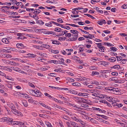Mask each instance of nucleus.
<instances>
[{
  "label": "nucleus",
  "instance_id": "f257e3e1",
  "mask_svg": "<svg viewBox=\"0 0 127 127\" xmlns=\"http://www.w3.org/2000/svg\"><path fill=\"white\" fill-rule=\"evenodd\" d=\"M108 91L109 93L115 94H118L120 91L117 88H114L113 87H108L105 88Z\"/></svg>",
  "mask_w": 127,
  "mask_h": 127
},
{
  "label": "nucleus",
  "instance_id": "f03ea898",
  "mask_svg": "<svg viewBox=\"0 0 127 127\" xmlns=\"http://www.w3.org/2000/svg\"><path fill=\"white\" fill-rule=\"evenodd\" d=\"M30 92L34 96H36L40 97L42 96V95L41 92L38 90L35 91V90H30Z\"/></svg>",
  "mask_w": 127,
  "mask_h": 127
},
{
  "label": "nucleus",
  "instance_id": "7ed1b4c3",
  "mask_svg": "<svg viewBox=\"0 0 127 127\" xmlns=\"http://www.w3.org/2000/svg\"><path fill=\"white\" fill-rule=\"evenodd\" d=\"M11 112L14 114L19 116H23L22 113L19 111L15 109V108L11 110Z\"/></svg>",
  "mask_w": 127,
  "mask_h": 127
},
{
  "label": "nucleus",
  "instance_id": "20e7f679",
  "mask_svg": "<svg viewBox=\"0 0 127 127\" xmlns=\"http://www.w3.org/2000/svg\"><path fill=\"white\" fill-rule=\"evenodd\" d=\"M0 56L5 58H11L12 57V56L10 55L7 54H0Z\"/></svg>",
  "mask_w": 127,
  "mask_h": 127
},
{
  "label": "nucleus",
  "instance_id": "39448f33",
  "mask_svg": "<svg viewBox=\"0 0 127 127\" xmlns=\"http://www.w3.org/2000/svg\"><path fill=\"white\" fill-rule=\"evenodd\" d=\"M10 7L7 6H2L1 8L0 9V11L5 12V10L8 9V8H10Z\"/></svg>",
  "mask_w": 127,
  "mask_h": 127
},
{
  "label": "nucleus",
  "instance_id": "423d86ee",
  "mask_svg": "<svg viewBox=\"0 0 127 127\" xmlns=\"http://www.w3.org/2000/svg\"><path fill=\"white\" fill-rule=\"evenodd\" d=\"M106 21L104 20H101L100 21H98L97 23L98 24L102 25L103 24H106Z\"/></svg>",
  "mask_w": 127,
  "mask_h": 127
},
{
  "label": "nucleus",
  "instance_id": "0eeeda50",
  "mask_svg": "<svg viewBox=\"0 0 127 127\" xmlns=\"http://www.w3.org/2000/svg\"><path fill=\"white\" fill-rule=\"evenodd\" d=\"M39 9H35L34 10V12H33V13L34 14H38L39 13L41 12V11Z\"/></svg>",
  "mask_w": 127,
  "mask_h": 127
},
{
  "label": "nucleus",
  "instance_id": "6e6552de",
  "mask_svg": "<svg viewBox=\"0 0 127 127\" xmlns=\"http://www.w3.org/2000/svg\"><path fill=\"white\" fill-rule=\"evenodd\" d=\"M8 106L10 107L11 109V110H13L15 108L14 105L12 103H9L7 104Z\"/></svg>",
  "mask_w": 127,
  "mask_h": 127
},
{
  "label": "nucleus",
  "instance_id": "1a4fd4ad",
  "mask_svg": "<svg viewBox=\"0 0 127 127\" xmlns=\"http://www.w3.org/2000/svg\"><path fill=\"white\" fill-rule=\"evenodd\" d=\"M29 15L31 17L33 18L35 20H38L39 19L38 16H37L36 14H34V15H32V16L31 14L29 13Z\"/></svg>",
  "mask_w": 127,
  "mask_h": 127
},
{
  "label": "nucleus",
  "instance_id": "9d476101",
  "mask_svg": "<svg viewBox=\"0 0 127 127\" xmlns=\"http://www.w3.org/2000/svg\"><path fill=\"white\" fill-rule=\"evenodd\" d=\"M37 54L38 55H39L40 56H42L44 57H46V54L42 52H37Z\"/></svg>",
  "mask_w": 127,
  "mask_h": 127
},
{
  "label": "nucleus",
  "instance_id": "9b49d317",
  "mask_svg": "<svg viewBox=\"0 0 127 127\" xmlns=\"http://www.w3.org/2000/svg\"><path fill=\"white\" fill-rule=\"evenodd\" d=\"M22 104L25 107H27L28 106V104L26 101L23 100L22 101Z\"/></svg>",
  "mask_w": 127,
  "mask_h": 127
},
{
  "label": "nucleus",
  "instance_id": "f8f14e48",
  "mask_svg": "<svg viewBox=\"0 0 127 127\" xmlns=\"http://www.w3.org/2000/svg\"><path fill=\"white\" fill-rule=\"evenodd\" d=\"M120 66L118 65H116L113 66L110 68H114L116 69H118L120 68Z\"/></svg>",
  "mask_w": 127,
  "mask_h": 127
},
{
  "label": "nucleus",
  "instance_id": "ddd939ff",
  "mask_svg": "<svg viewBox=\"0 0 127 127\" xmlns=\"http://www.w3.org/2000/svg\"><path fill=\"white\" fill-rule=\"evenodd\" d=\"M2 41L3 43L6 44H8L9 42L6 38H3L2 39Z\"/></svg>",
  "mask_w": 127,
  "mask_h": 127
},
{
  "label": "nucleus",
  "instance_id": "4468645a",
  "mask_svg": "<svg viewBox=\"0 0 127 127\" xmlns=\"http://www.w3.org/2000/svg\"><path fill=\"white\" fill-rule=\"evenodd\" d=\"M11 68L13 69L14 71H18L19 72L21 71L20 68L18 67H11Z\"/></svg>",
  "mask_w": 127,
  "mask_h": 127
},
{
  "label": "nucleus",
  "instance_id": "2eb2a0df",
  "mask_svg": "<svg viewBox=\"0 0 127 127\" xmlns=\"http://www.w3.org/2000/svg\"><path fill=\"white\" fill-rule=\"evenodd\" d=\"M16 46L18 48H22L24 47V45L22 43H17Z\"/></svg>",
  "mask_w": 127,
  "mask_h": 127
},
{
  "label": "nucleus",
  "instance_id": "dca6fc26",
  "mask_svg": "<svg viewBox=\"0 0 127 127\" xmlns=\"http://www.w3.org/2000/svg\"><path fill=\"white\" fill-rule=\"evenodd\" d=\"M71 125L73 127H78V126L77 125L78 124H77L75 123L74 122H70Z\"/></svg>",
  "mask_w": 127,
  "mask_h": 127
},
{
  "label": "nucleus",
  "instance_id": "f3484780",
  "mask_svg": "<svg viewBox=\"0 0 127 127\" xmlns=\"http://www.w3.org/2000/svg\"><path fill=\"white\" fill-rule=\"evenodd\" d=\"M108 60L109 61L112 62H114L116 60V59L114 57H112L109 58Z\"/></svg>",
  "mask_w": 127,
  "mask_h": 127
},
{
  "label": "nucleus",
  "instance_id": "a211bd4d",
  "mask_svg": "<svg viewBox=\"0 0 127 127\" xmlns=\"http://www.w3.org/2000/svg\"><path fill=\"white\" fill-rule=\"evenodd\" d=\"M5 122L7 123L11 122L13 120V119L9 118L6 117Z\"/></svg>",
  "mask_w": 127,
  "mask_h": 127
},
{
  "label": "nucleus",
  "instance_id": "6ab92c4d",
  "mask_svg": "<svg viewBox=\"0 0 127 127\" xmlns=\"http://www.w3.org/2000/svg\"><path fill=\"white\" fill-rule=\"evenodd\" d=\"M41 47L46 49H48L50 47V46L47 44H44L42 45Z\"/></svg>",
  "mask_w": 127,
  "mask_h": 127
},
{
  "label": "nucleus",
  "instance_id": "aec40b11",
  "mask_svg": "<svg viewBox=\"0 0 127 127\" xmlns=\"http://www.w3.org/2000/svg\"><path fill=\"white\" fill-rule=\"evenodd\" d=\"M52 23H53L52 21L48 23H45V26L48 27H51L52 26Z\"/></svg>",
  "mask_w": 127,
  "mask_h": 127
},
{
  "label": "nucleus",
  "instance_id": "412c9836",
  "mask_svg": "<svg viewBox=\"0 0 127 127\" xmlns=\"http://www.w3.org/2000/svg\"><path fill=\"white\" fill-rule=\"evenodd\" d=\"M17 35L19 36V37H18L17 38V39H22V34L21 33H17ZM23 37V39L24 38H25V37Z\"/></svg>",
  "mask_w": 127,
  "mask_h": 127
},
{
  "label": "nucleus",
  "instance_id": "4be33fe9",
  "mask_svg": "<svg viewBox=\"0 0 127 127\" xmlns=\"http://www.w3.org/2000/svg\"><path fill=\"white\" fill-rule=\"evenodd\" d=\"M101 63L102 65H103L104 66L109 64V62L105 61H102L101 62Z\"/></svg>",
  "mask_w": 127,
  "mask_h": 127
},
{
  "label": "nucleus",
  "instance_id": "5701e85b",
  "mask_svg": "<svg viewBox=\"0 0 127 127\" xmlns=\"http://www.w3.org/2000/svg\"><path fill=\"white\" fill-rule=\"evenodd\" d=\"M10 64L14 65H18V64L14 62L10 61L9 63Z\"/></svg>",
  "mask_w": 127,
  "mask_h": 127
},
{
  "label": "nucleus",
  "instance_id": "b1692460",
  "mask_svg": "<svg viewBox=\"0 0 127 127\" xmlns=\"http://www.w3.org/2000/svg\"><path fill=\"white\" fill-rule=\"evenodd\" d=\"M72 84L73 86H81L80 84L78 82L73 83Z\"/></svg>",
  "mask_w": 127,
  "mask_h": 127
},
{
  "label": "nucleus",
  "instance_id": "393cba45",
  "mask_svg": "<svg viewBox=\"0 0 127 127\" xmlns=\"http://www.w3.org/2000/svg\"><path fill=\"white\" fill-rule=\"evenodd\" d=\"M59 59H60L61 61L58 60L59 62V64H64V59L61 57Z\"/></svg>",
  "mask_w": 127,
  "mask_h": 127
},
{
  "label": "nucleus",
  "instance_id": "a878e982",
  "mask_svg": "<svg viewBox=\"0 0 127 127\" xmlns=\"http://www.w3.org/2000/svg\"><path fill=\"white\" fill-rule=\"evenodd\" d=\"M55 31L57 32H61L62 30L60 28H55Z\"/></svg>",
  "mask_w": 127,
  "mask_h": 127
},
{
  "label": "nucleus",
  "instance_id": "bb28decb",
  "mask_svg": "<svg viewBox=\"0 0 127 127\" xmlns=\"http://www.w3.org/2000/svg\"><path fill=\"white\" fill-rule=\"evenodd\" d=\"M73 34H72V36L74 37H77L78 36V32L77 31V32H73Z\"/></svg>",
  "mask_w": 127,
  "mask_h": 127
},
{
  "label": "nucleus",
  "instance_id": "cd10ccee",
  "mask_svg": "<svg viewBox=\"0 0 127 127\" xmlns=\"http://www.w3.org/2000/svg\"><path fill=\"white\" fill-rule=\"evenodd\" d=\"M52 43L56 45H59L61 44L59 42L56 41H54L52 42Z\"/></svg>",
  "mask_w": 127,
  "mask_h": 127
},
{
  "label": "nucleus",
  "instance_id": "c85d7f7f",
  "mask_svg": "<svg viewBox=\"0 0 127 127\" xmlns=\"http://www.w3.org/2000/svg\"><path fill=\"white\" fill-rule=\"evenodd\" d=\"M38 24H40L41 25H43L44 24V23L41 20L37 21V23Z\"/></svg>",
  "mask_w": 127,
  "mask_h": 127
},
{
  "label": "nucleus",
  "instance_id": "c756f323",
  "mask_svg": "<svg viewBox=\"0 0 127 127\" xmlns=\"http://www.w3.org/2000/svg\"><path fill=\"white\" fill-rule=\"evenodd\" d=\"M99 72L96 71H92V75L94 76L95 75H99Z\"/></svg>",
  "mask_w": 127,
  "mask_h": 127
},
{
  "label": "nucleus",
  "instance_id": "7c9ffc66",
  "mask_svg": "<svg viewBox=\"0 0 127 127\" xmlns=\"http://www.w3.org/2000/svg\"><path fill=\"white\" fill-rule=\"evenodd\" d=\"M28 55H29V57L32 58H34L36 56V55L30 53Z\"/></svg>",
  "mask_w": 127,
  "mask_h": 127
},
{
  "label": "nucleus",
  "instance_id": "2f4dec72",
  "mask_svg": "<svg viewBox=\"0 0 127 127\" xmlns=\"http://www.w3.org/2000/svg\"><path fill=\"white\" fill-rule=\"evenodd\" d=\"M56 107L57 108H58L59 109L61 110H64V111H66L65 110V109L64 108H63L62 107L59 106H56Z\"/></svg>",
  "mask_w": 127,
  "mask_h": 127
},
{
  "label": "nucleus",
  "instance_id": "473e14b6",
  "mask_svg": "<svg viewBox=\"0 0 127 127\" xmlns=\"http://www.w3.org/2000/svg\"><path fill=\"white\" fill-rule=\"evenodd\" d=\"M101 48H99L100 49L99 51L102 52H104L105 49V48L103 46H101Z\"/></svg>",
  "mask_w": 127,
  "mask_h": 127
},
{
  "label": "nucleus",
  "instance_id": "72a5a7b5",
  "mask_svg": "<svg viewBox=\"0 0 127 127\" xmlns=\"http://www.w3.org/2000/svg\"><path fill=\"white\" fill-rule=\"evenodd\" d=\"M51 52L55 54L58 53L59 52L58 50H51Z\"/></svg>",
  "mask_w": 127,
  "mask_h": 127
},
{
  "label": "nucleus",
  "instance_id": "f704fd0d",
  "mask_svg": "<svg viewBox=\"0 0 127 127\" xmlns=\"http://www.w3.org/2000/svg\"><path fill=\"white\" fill-rule=\"evenodd\" d=\"M116 57L117 58L118 61H121L122 59V57L121 56H116Z\"/></svg>",
  "mask_w": 127,
  "mask_h": 127
},
{
  "label": "nucleus",
  "instance_id": "c9c22d12",
  "mask_svg": "<svg viewBox=\"0 0 127 127\" xmlns=\"http://www.w3.org/2000/svg\"><path fill=\"white\" fill-rule=\"evenodd\" d=\"M106 99L110 102H112L113 98L112 97L108 96L106 97Z\"/></svg>",
  "mask_w": 127,
  "mask_h": 127
},
{
  "label": "nucleus",
  "instance_id": "e433bc0d",
  "mask_svg": "<svg viewBox=\"0 0 127 127\" xmlns=\"http://www.w3.org/2000/svg\"><path fill=\"white\" fill-rule=\"evenodd\" d=\"M118 101V100L117 99L115 98H113L111 102H112V103H115L117 102Z\"/></svg>",
  "mask_w": 127,
  "mask_h": 127
},
{
  "label": "nucleus",
  "instance_id": "4c0bfd02",
  "mask_svg": "<svg viewBox=\"0 0 127 127\" xmlns=\"http://www.w3.org/2000/svg\"><path fill=\"white\" fill-rule=\"evenodd\" d=\"M11 2L12 3V4L13 5L15 4L17 1L16 0H10Z\"/></svg>",
  "mask_w": 127,
  "mask_h": 127
},
{
  "label": "nucleus",
  "instance_id": "58836bf2",
  "mask_svg": "<svg viewBox=\"0 0 127 127\" xmlns=\"http://www.w3.org/2000/svg\"><path fill=\"white\" fill-rule=\"evenodd\" d=\"M104 44L105 45H106L109 46H113V45L108 42H105L104 43Z\"/></svg>",
  "mask_w": 127,
  "mask_h": 127
},
{
  "label": "nucleus",
  "instance_id": "ea45409f",
  "mask_svg": "<svg viewBox=\"0 0 127 127\" xmlns=\"http://www.w3.org/2000/svg\"><path fill=\"white\" fill-rule=\"evenodd\" d=\"M44 95L45 96H47V97H49V98H50V99L52 98V97L49 94H48L47 93H44Z\"/></svg>",
  "mask_w": 127,
  "mask_h": 127
},
{
  "label": "nucleus",
  "instance_id": "a19ab883",
  "mask_svg": "<svg viewBox=\"0 0 127 127\" xmlns=\"http://www.w3.org/2000/svg\"><path fill=\"white\" fill-rule=\"evenodd\" d=\"M70 41H75L77 39V37H71V38H69Z\"/></svg>",
  "mask_w": 127,
  "mask_h": 127
},
{
  "label": "nucleus",
  "instance_id": "79ce46f5",
  "mask_svg": "<svg viewBox=\"0 0 127 127\" xmlns=\"http://www.w3.org/2000/svg\"><path fill=\"white\" fill-rule=\"evenodd\" d=\"M95 44L97 45V47H98L99 48H101V46L102 45V44H101V43H95Z\"/></svg>",
  "mask_w": 127,
  "mask_h": 127
},
{
  "label": "nucleus",
  "instance_id": "37998d69",
  "mask_svg": "<svg viewBox=\"0 0 127 127\" xmlns=\"http://www.w3.org/2000/svg\"><path fill=\"white\" fill-rule=\"evenodd\" d=\"M46 125L48 127H52V126L51 125V123L49 122H48L46 123Z\"/></svg>",
  "mask_w": 127,
  "mask_h": 127
},
{
  "label": "nucleus",
  "instance_id": "c03bdc74",
  "mask_svg": "<svg viewBox=\"0 0 127 127\" xmlns=\"http://www.w3.org/2000/svg\"><path fill=\"white\" fill-rule=\"evenodd\" d=\"M6 117H4L1 118L0 119V121L4 122H5L6 121Z\"/></svg>",
  "mask_w": 127,
  "mask_h": 127
},
{
  "label": "nucleus",
  "instance_id": "a18cd8bd",
  "mask_svg": "<svg viewBox=\"0 0 127 127\" xmlns=\"http://www.w3.org/2000/svg\"><path fill=\"white\" fill-rule=\"evenodd\" d=\"M84 14L85 15H86L88 16L89 17H91L93 19H95L94 18V17L93 16H92V15H90L89 14Z\"/></svg>",
  "mask_w": 127,
  "mask_h": 127
},
{
  "label": "nucleus",
  "instance_id": "49530a36",
  "mask_svg": "<svg viewBox=\"0 0 127 127\" xmlns=\"http://www.w3.org/2000/svg\"><path fill=\"white\" fill-rule=\"evenodd\" d=\"M57 21L58 22L60 23H62L63 22V21H62V19L61 18L58 19Z\"/></svg>",
  "mask_w": 127,
  "mask_h": 127
},
{
  "label": "nucleus",
  "instance_id": "de8ad7c7",
  "mask_svg": "<svg viewBox=\"0 0 127 127\" xmlns=\"http://www.w3.org/2000/svg\"><path fill=\"white\" fill-rule=\"evenodd\" d=\"M111 74L112 75L115 76H117L118 75V73L116 72H112Z\"/></svg>",
  "mask_w": 127,
  "mask_h": 127
},
{
  "label": "nucleus",
  "instance_id": "09e8293b",
  "mask_svg": "<svg viewBox=\"0 0 127 127\" xmlns=\"http://www.w3.org/2000/svg\"><path fill=\"white\" fill-rule=\"evenodd\" d=\"M45 7L48 9H52V8H55V6H51L50 7L47 6H45Z\"/></svg>",
  "mask_w": 127,
  "mask_h": 127
},
{
  "label": "nucleus",
  "instance_id": "8fccbe9b",
  "mask_svg": "<svg viewBox=\"0 0 127 127\" xmlns=\"http://www.w3.org/2000/svg\"><path fill=\"white\" fill-rule=\"evenodd\" d=\"M78 58H79L77 57V56H72L71 59H73L78 60Z\"/></svg>",
  "mask_w": 127,
  "mask_h": 127
},
{
  "label": "nucleus",
  "instance_id": "3c124183",
  "mask_svg": "<svg viewBox=\"0 0 127 127\" xmlns=\"http://www.w3.org/2000/svg\"><path fill=\"white\" fill-rule=\"evenodd\" d=\"M86 42H88V44H92L93 43L92 41L89 39H87L86 40Z\"/></svg>",
  "mask_w": 127,
  "mask_h": 127
},
{
  "label": "nucleus",
  "instance_id": "603ef678",
  "mask_svg": "<svg viewBox=\"0 0 127 127\" xmlns=\"http://www.w3.org/2000/svg\"><path fill=\"white\" fill-rule=\"evenodd\" d=\"M92 84H94L97 85H99V83L98 82L96 81H94L92 82Z\"/></svg>",
  "mask_w": 127,
  "mask_h": 127
},
{
  "label": "nucleus",
  "instance_id": "864d4df0",
  "mask_svg": "<svg viewBox=\"0 0 127 127\" xmlns=\"http://www.w3.org/2000/svg\"><path fill=\"white\" fill-rule=\"evenodd\" d=\"M110 49L111 50H113V51H116L117 50L116 48L114 47H110Z\"/></svg>",
  "mask_w": 127,
  "mask_h": 127
},
{
  "label": "nucleus",
  "instance_id": "5fc2aeb1",
  "mask_svg": "<svg viewBox=\"0 0 127 127\" xmlns=\"http://www.w3.org/2000/svg\"><path fill=\"white\" fill-rule=\"evenodd\" d=\"M124 59H122V61L120 62V63L121 64H124L126 63V61Z\"/></svg>",
  "mask_w": 127,
  "mask_h": 127
},
{
  "label": "nucleus",
  "instance_id": "6e6d98bb",
  "mask_svg": "<svg viewBox=\"0 0 127 127\" xmlns=\"http://www.w3.org/2000/svg\"><path fill=\"white\" fill-rule=\"evenodd\" d=\"M1 51L2 52H6V53H9V52H10L6 50V49H2V50H1Z\"/></svg>",
  "mask_w": 127,
  "mask_h": 127
},
{
  "label": "nucleus",
  "instance_id": "4d7b16f0",
  "mask_svg": "<svg viewBox=\"0 0 127 127\" xmlns=\"http://www.w3.org/2000/svg\"><path fill=\"white\" fill-rule=\"evenodd\" d=\"M69 105L72 106L74 107H75L76 108H77V105H76L74 104H72V103H69Z\"/></svg>",
  "mask_w": 127,
  "mask_h": 127
},
{
  "label": "nucleus",
  "instance_id": "13d9d810",
  "mask_svg": "<svg viewBox=\"0 0 127 127\" xmlns=\"http://www.w3.org/2000/svg\"><path fill=\"white\" fill-rule=\"evenodd\" d=\"M88 35L89 37V38L91 39L92 38H94L95 37L94 35H92L91 34H89Z\"/></svg>",
  "mask_w": 127,
  "mask_h": 127
},
{
  "label": "nucleus",
  "instance_id": "bf43d9fd",
  "mask_svg": "<svg viewBox=\"0 0 127 127\" xmlns=\"http://www.w3.org/2000/svg\"><path fill=\"white\" fill-rule=\"evenodd\" d=\"M28 84L31 87L33 88H34L35 87V86L33 85L32 83H28Z\"/></svg>",
  "mask_w": 127,
  "mask_h": 127
},
{
  "label": "nucleus",
  "instance_id": "052dcab7",
  "mask_svg": "<svg viewBox=\"0 0 127 127\" xmlns=\"http://www.w3.org/2000/svg\"><path fill=\"white\" fill-rule=\"evenodd\" d=\"M90 68L91 70H95V69H96L95 68V67L94 66H90Z\"/></svg>",
  "mask_w": 127,
  "mask_h": 127
},
{
  "label": "nucleus",
  "instance_id": "680f3d73",
  "mask_svg": "<svg viewBox=\"0 0 127 127\" xmlns=\"http://www.w3.org/2000/svg\"><path fill=\"white\" fill-rule=\"evenodd\" d=\"M11 124L12 125H15V124L16 125H17V124H18V122L17 121H12L11 122Z\"/></svg>",
  "mask_w": 127,
  "mask_h": 127
},
{
  "label": "nucleus",
  "instance_id": "e2e57ef3",
  "mask_svg": "<svg viewBox=\"0 0 127 127\" xmlns=\"http://www.w3.org/2000/svg\"><path fill=\"white\" fill-rule=\"evenodd\" d=\"M116 77H112L111 78H110L109 80L110 81H114L115 80H116Z\"/></svg>",
  "mask_w": 127,
  "mask_h": 127
},
{
  "label": "nucleus",
  "instance_id": "0e129e2a",
  "mask_svg": "<svg viewBox=\"0 0 127 127\" xmlns=\"http://www.w3.org/2000/svg\"><path fill=\"white\" fill-rule=\"evenodd\" d=\"M72 94L75 95H77L78 94V93L75 90H73V91H72Z\"/></svg>",
  "mask_w": 127,
  "mask_h": 127
},
{
  "label": "nucleus",
  "instance_id": "69168bd1",
  "mask_svg": "<svg viewBox=\"0 0 127 127\" xmlns=\"http://www.w3.org/2000/svg\"><path fill=\"white\" fill-rule=\"evenodd\" d=\"M71 34L70 33H67L65 34V36L66 37H70L71 36Z\"/></svg>",
  "mask_w": 127,
  "mask_h": 127
},
{
  "label": "nucleus",
  "instance_id": "338daca9",
  "mask_svg": "<svg viewBox=\"0 0 127 127\" xmlns=\"http://www.w3.org/2000/svg\"><path fill=\"white\" fill-rule=\"evenodd\" d=\"M54 33V32H53L52 31H48L46 32V34H52Z\"/></svg>",
  "mask_w": 127,
  "mask_h": 127
},
{
  "label": "nucleus",
  "instance_id": "774afa93",
  "mask_svg": "<svg viewBox=\"0 0 127 127\" xmlns=\"http://www.w3.org/2000/svg\"><path fill=\"white\" fill-rule=\"evenodd\" d=\"M121 7L122 8L126 9L127 8V6L125 4H124Z\"/></svg>",
  "mask_w": 127,
  "mask_h": 127
}]
</instances>
